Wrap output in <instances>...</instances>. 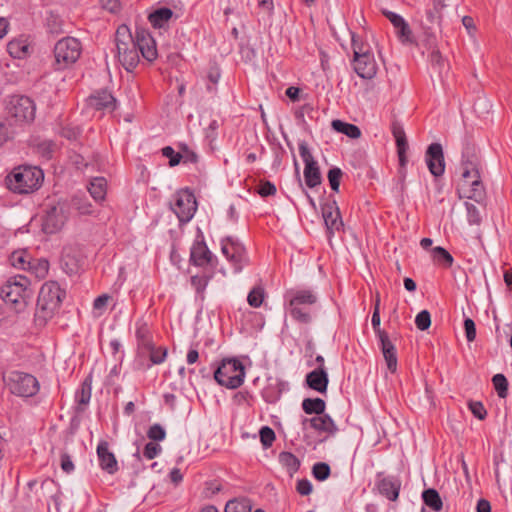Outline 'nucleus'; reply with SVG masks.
I'll return each mask as SVG.
<instances>
[{
  "mask_svg": "<svg viewBox=\"0 0 512 512\" xmlns=\"http://www.w3.org/2000/svg\"><path fill=\"white\" fill-rule=\"evenodd\" d=\"M65 292L55 281L44 283L39 291L34 326H44L59 308Z\"/></svg>",
  "mask_w": 512,
  "mask_h": 512,
  "instance_id": "1",
  "label": "nucleus"
},
{
  "mask_svg": "<svg viewBox=\"0 0 512 512\" xmlns=\"http://www.w3.org/2000/svg\"><path fill=\"white\" fill-rule=\"evenodd\" d=\"M479 166V160L475 155L470 159H465L463 156L460 188L466 198L475 201L481 200L484 194Z\"/></svg>",
  "mask_w": 512,
  "mask_h": 512,
  "instance_id": "2",
  "label": "nucleus"
},
{
  "mask_svg": "<svg viewBox=\"0 0 512 512\" xmlns=\"http://www.w3.org/2000/svg\"><path fill=\"white\" fill-rule=\"evenodd\" d=\"M70 206L64 201L49 200L43 206L41 217V229L45 234H56L60 232L69 219Z\"/></svg>",
  "mask_w": 512,
  "mask_h": 512,
  "instance_id": "3",
  "label": "nucleus"
},
{
  "mask_svg": "<svg viewBox=\"0 0 512 512\" xmlns=\"http://www.w3.org/2000/svg\"><path fill=\"white\" fill-rule=\"evenodd\" d=\"M30 280L23 275L10 278L1 288V297L16 312L22 311L28 304Z\"/></svg>",
  "mask_w": 512,
  "mask_h": 512,
  "instance_id": "4",
  "label": "nucleus"
},
{
  "mask_svg": "<svg viewBox=\"0 0 512 512\" xmlns=\"http://www.w3.org/2000/svg\"><path fill=\"white\" fill-rule=\"evenodd\" d=\"M115 42L120 64L126 71L132 72L138 65L140 58L136 42L126 25L118 27Z\"/></svg>",
  "mask_w": 512,
  "mask_h": 512,
  "instance_id": "5",
  "label": "nucleus"
},
{
  "mask_svg": "<svg viewBox=\"0 0 512 512\" xmlns=\"http://www.w3.org/2000/svg\"><path fill=\"white\" fill-rule=\"evenodd\" d=\"M246 372L243 363L235 357L223 359L214 371L215 381L227 388L237 389L245 380Z\"/></svg>",
  "mask_w": 512,
  "mask_h": 512,
  "instance_id": "6",
  "label": "nucleus"
},
{
  "mask_svg": "<svg viewBox=\"0 0 512 512\" xmlns=\"http://www.w3.org/2000/svg\"><path fill=\"white\" fill-rule=\"evenodd\" d=\"M285 298L288 300L287 310L293 319L302 323L310 322L309 307L317 302V295L312 290H291Z\"/></svg>",
  "mask_w": 512,
  "mask_h": 512,
  "instance_id": "7",
  "label": "nucleus"
},
{
  "mask_svg": "<svg viewBox=\"0 0 512 512\" xmlns=\"http://www.w3.org/2000/svg\"><path fill=\"white\" fill-rule=\"evenodd\" d=\"M353 68L363 79H372L377 74V63L368 45L363 44L354 34L352 35Z\"/></svg>",
  "mask_w": 512,
  "mask_h": 512,
  "instance_id": "8",
  "label": "nucleus"
},
{
  "mask_svg": "<svg viewBox=\"0 0 512 512\" xmlns=\"http://www.w3.org/2000/svg\"><path fill=\"white\" fill-rule=\"evenodd\" d=\"M82 46L74 37H64L54 47V56L57 69H65L73 65L80 57Z\"/></svg>",
  "mask_w": 512,
  "mask_h": 512,
  "instance_id": "9",
  "label": "nucleus"
},
{
  "mask_svg": "<svg viewBox=\"0 0 512 512\" xmlns=\"http://www.w3.org/2000/svg\"><path fill=\"white\" fill-rule=\"evenodd\" d=\"M170 208L181 223H188L197 210L195 195L189 189L178 190L171 198Z\"/></svg>",
  "mask_w": 512,
  "mask_h": 512,
  "instance_id": "10",
  "label": "nucleus"
},
{
  "mask_svg": "<svg viewBox=\"0 0 512 512\" xmlns=\"http://www.w3.org/2000/svg\"><path fill=\"white\" fill-rule=\"evenodd\" d=\"M221 253L234 268L235 273H239L248 264V256L242 242L233 236H227L220 240Z\"/></svg>",
  "mask_w": 512,
  "mask_h": 512,
  "instance_id": "11",
  "label": "nucleus"
},
{
  "mask_svg": "<svg viewBox=\"0 0 512 512\" xmlns=\"http://www.w3.org/2000/svg\"><path fill=\"white\" fill-rule=\"evenodd\" d=\"M190 262L197 267L217 270L218 258L209 250L202 233L197 235L190 248Z\"/></svg>",
  "mask_w": 512,
  "mask_h": 512,
  "instance_id": "12",
  "label": "nucleus"
},
{
  "mask_svg": "<svg viewBox=\"0 0 512 512\" xmlns=\"http://www.w3.org/2000/svg\"><path fill=\"white\" fill-rule=\"evenodd\" d=\"M31 181L32 166L28 164L14 168L5 178L8 189L18 194H28L32 188Z\"/></svg>",
  "mask_w": 512,
  "mask_h": 512,
  "instance_id": "13",
  "label": "nucleus"
},
{
  "mask_svg": "<svg viewBox=\"0 0 512 512\" xmlns=\"http://www.w3.org/2000/svg\"><path fill=\"white\" fill-rule=\"evenodd\" d=\"M4 382L9 391L19 397L32 396V375L21 371H12L4 376Z\"/></svg>",
  "mask_w": 512,
  "mask_h": 512,
  "instance_id": "14",
  "label": "nucleus"
},
{
  "mask_svg": "<svg viewBox=\"0 0 512 512\" xmlns=\"http://www.w3.org/2000/svg\"><path fill=\"white\" fill-rule=\"evenodd\" d=\"M167 357V349L165 347H156L152 342L151 349L137 352L135 358V367L138 370H148L153 365L162 364Z\"/></svg>",
  "mask_w": 512,
  "mask_h": 512,
  "instance_id": "15",
  "label": "nucleus"
},
{
  "mask_svg": "<svg viewBox=\"0 0 512 512\" xmlns=\"http://www.w3.org/2000/svg\"><path fill=\"white\" fill-rule=\"evenodd\" d=\"M300 156L305 164L304 179L309 188H314L321 183L320 170L311 152L305 144L299 146Z\"/></svg>",
  "mask_w": 512,
  "mask_h": 512,
  "instance_id": "16",
  "label": "nucleus"
},
{
  "mask_svg": "<svg viewBox=\"0 0 512 512\" xmlns=\"http://www.w3.org/2000/svg\"><path fill=\"white\" fill-rule=\"evenodd\" d=\"M383 14L393 25L395 34L402 44L408 45L415 43L413 32L407 21L401 15L389 10H383Z\"/></svg>",
  "mask_w": 512,
  "mask_h": 512,
  "instance_id": "17",
  "label": "nucleus"
},
{
  "mask_svg": "<svg viewBox=\"0 0 512 512\" xmlns=\"http://www.w3.org/2000/svg\"><path fill=\"white\" fill-rule=\"evenodd\" d=\"M425 161L433 176L439 177L444 174L445 160L443 148L440 143H432L428 146L425 154Z\"/></svg>",
  "mask_w": 512,
  "mask_h": 512,
  "instance_id": "18",
  "label": "nucleus"
},
{
  "mask_svg": "<svg viewBox=\"0 0 512 512\" xmlns=\"http://www.w3.org/2000/svg\"><path fill=\"white\" fill-rule=\"evenodd\" d=\"M322 216L324 219L327 237L329 240L343 228V221L336 203H329L322 207Z\"/></svg>",
  "mask_w": 512,
  "mask_h": 512,
  "instance_id": "19",
  "label": "nucleus"
},
{
  "mask_svg": "<svg viewBox=\"0 0 512 512\" xmlns=\"http://www.w3.org/2000/svg\"><path fill=\"white\" fill-rule=\"evenodd\" d=\"M96 453L99 466L103 471L110 475H113L118 471L119 467L117 459L114 453L109 450V444L106 441H101L97 445Z\"/></svg>",
  "mask_w": 512,
  "mask_h": 512,
  "instance_id": "20",
  "label": "nucleus"
},
{
  "mask_svg": "<svg viewBox=\"0 0 512 512\" xmlns=\"http://www.w3.org/2000/svg\"><path fill=\"white\" fill-rule=\"evenodd\" d=\"M302 424L303 426L309 424L310 427L316 430L317 432L325 433L330 436H333L338 432V427L335 424L334 420L328 414L325 413H322L311 418H303Z\"/></svg>",
  "mask_w": 512,
  "mask_h": 512,
  "instance_id": "21",
  "label": "nucleus"
},
{
  "mask_svg": "<svg viewBox=\"0 0 512 512\" xmlns=\"http://www.w3.org/2000/svg\"><path fill=\"white\" fill-rule=\"evenodd\" d=\"M10 113L19 121L32 119V99L28 96H13Z\"/></svg>",
  "mask_w": 512,
  "mask_h": 512,
  "instance_id": "22",
  "label": "nucleus"
},
{
  "mask_svg": "<svg viewBox=\"0 0 512 512\" xmlns=\"http://www.w3.org/2000/svg\"><path fill=\"white\" fill-rule=\"evenodd\" d=\"M88 105L103 112H113L117 107V101L107 90L97 91L88 98Z\"/></svg>",
  "mask_w": 512,
  "mask_h": 512,
  "instance_id": "23",
  "label": "nucleus"
},
{
  "mask_svg": "<svg viewBox=\"0 0 512 512\" xmlns=\"http://www.w3.org/2000/svg\"><path fill=\"white\" fill-rule=\"evenodd\" d=\"M377 489L381 495L390 501H395L399 497L401 481L396 476H386L378 479Z\"/></svg>",
  "mask_w": 512,
  "mask_h": 512,
  "instance_id": "24",
  "label": "nucleus"
},
{
  "mask_svg": "<svg viewBox=\"0 0 512 512\" xmlns=\"http://www.w3.org/2000/svg\"><path fill=\"white\" fill-rule=\"evenodd\" d=\"M392 135L396 142L399 164L405 167L407 164L408 142L403 126L400 123H393L391 127Z\"/></svg>",
  "mask_w": 512,
  "mask_h": 512,
  "instance_id": "25",
  "label": "nucleus"
},
{
  "mask_svg": "<svg viewBox=\"0 0 512 512\" xmlns=\"http://www.w3.org/2000/svg\"><path fill=\"white\" fill-rule=\"evenodd\" d=\"M379 343L388 370L391 373L396 372L398 360L395 345L389 339L388 334H382Z\"/></svg>",
  "mask_w": 512,
  "mask_h": 512,
  "instance_id": "26",
  "label": "nucleus"
},
{
  "mask_svg": "<svg viewBox=\"0 0 512 512\" xmlns=\"http://www.w3.org/2000/svg\"><path fill=\"white\" fill-rule=\"evenodd\" d=\"M306 383L312 390L318 393H325L329 383L327 370L315 368L306 375Z\"/></svg>",
  "mask_w": 512,
  "mask_h": 512,
  "instance_id": "27",
  "label": "nucleus"
},
{
  "mask_svg": "<svg viewBox=\"0 0 512 512\" xmlns=\"http://www.w3.org/2000/svg\"><path fill=\"white\" fill-rule=\"evenodd\" d=\"M92 395V377H86L74 394V401L77 405V411H84L89 404Z\"/></svg>",
  "mask_w": 512,
  "mask_h": 512,
  "instance_id": "28",
  "label": "nucleus"
},
{
  "mask_svg": "<svg viewBox=\"0 0 512 512\" xmlns=\"http://www.w3.org/2000/svg\"><path fill=\"white\" fill-rule=\"evenodd\" d=\"M136 45L138 53L141 52L143 58L151 62L157 58V49L154 39L149 34L137 36Z\"/></svg>",
  "mask_w": 512,
  "mask_h": 512,
  "instance_id": "29",
  "label": "nucleus"
},
{
  "mask_svg": "<svg viewBox=\"0 0 512 512\" xmlns=\"http://www.w3.org/2000/svg\"><path fill=\"white\" fill-rule=\"evenodd\" d=\"M87 189L95 202H103L107 194V181L104 177H94L90 180Z\"/></svg>",
  "mask_w": 512,
  "mask_h": 512,
  "instance_id": "30",
  "label": "nucleus"
},
{
  "mask_svg": "<svg viewBox=\"0 0 512 512\" xmlns=\"http://www.w3.org/2000/svg\"><path fill=\"white\" fill-rule=\"evenodd\" d=\"M135 336L137 340V352L152 348V337L146 323L137 322Z\"/></svg>",
  "mask_w": 512,
  "mask_h": 512,
  "instance_id": "31",
  "label": "nucleus"
},
{
  "mask_svg": "<svg viewBox=\"0 0 512 512\" xmlns=\"http://www.w3.org/2000/svg\"><path fill=\"white\" fill-rule=\"evenodd\" d=\"M7 49L13 58L23 59L30 54V43L28 39H14L8 43Z\"/></svg>",
  "mask_w": 512,
  "mask_h": 512,
  "instance_id": "32",
  "label": "nucleus"
},
{
  "mask_svg": "<svg viewBox=\"0 0 512 512\" xmlns=\"http://www.w3.org/2000/svg\"><path fill=\"white\" fill-rule=\"evenodd\" d=\"M216 270L205 269L201 275H194L191 277V285L195 289L196 293L203 299L204 292L214 277Z\"/></svg>",
  "mask_w": 512,
  "mask_h": 512,
  "instance_id": "33",
  "label": "nucleus"
},
{
  "mask_svg": "<svg viewBox=\"0 0 512 512\" xmlns=\"http://www.w3.org/2000/svg\"><path fill=\"white\" fill-rule=\"evenodd\" d=\"M432 69L443 79L449 71V63L438 50H433L429 56Z\"/></svg>",
  "mask_w": 512,
  "mask_h": 512,
  "instance_id": "34",
  "label": "nucleus"
},
{
  "mask_svg": "<svg viewBox=\"0 0 512 512\" xmlns=\"http://www.w3.org/2000/svg\"><path fill=\"white\" fill-rule=\"evenodd\" d=\"M70 208H73L81 216L94 215L92 203L84 196L75 195L71 198Z\"/></svg>",
  "mask_w": 512,
  "mask_h": 512,
  "instance_id": "35",
  "label": "nucleus"
},
{
  "mask_svg": "<svg viewBox=\"0 0 512 512\" xmlns=\"http://www.w3.org/2000/svg\"><path fill=\"white\" fill-rule=\"evenodd\" d=\"M172 16L173 11L170 8L162 7L152 12L148 19L153 27L162 28L168 23Z\"/></svg>",
  "mask_w": 512,
  "mask_h": 512,
  "instance_id": "36",
  "label": "nucleus"
},
{
  "mask_svg": "<svg viewBox=\"0 0 512 512\" xmlns=\"http://www.w3.org/2000/svg\"><path fill=\"white\" fill-rule=\"evenodd\" d=\"M332 128L352 139H357L361 136V130L358 126L344 122L342 120H333Z\"/></svg>",
  "mask_w": 512,
  "mask_h": 512,
  "instance_id": "37",
  "label": "nucleus"
},
{
  "mask_svg": "<svg viewBox=\"0 0 512 512\" xmlns=\"http://www.w3.org/2000/svg\"><path fill=\"white\" fill-rule=\"evenodd\" d=\"M32 257L28 250L14 251L10 256L11 264L18 269L27 270L31 266Z\"/></svg>",
  "mask_w": 512,
  "mask_h": 512,
  "instance_id": "38",
  "label": "nucleus"
},
{
  "mask_svg": "<svg viewBox=\"0 0 512 512\" xmlns=\"http://www.w3.org/2000/svg\"><path fill=\"white\" fill-rule=\"evenodd\" d=\"M325 408V401L321 398H305L302 401V409L306 414H316L317 416L324 413Z\"/></svg>",
  "mask_w": 512,
  "mask_h": 512,
  "instance_id": "39",
  "label": "nucleus"
},
{
  "mask_svg": "<svg viewBox=\"0 0 512 512\" xmlns=\"http://www.w3.org/2000/svg\"><path fill=\"white\" fill-rule=\"evenodd\" d=\"M422 499L424 503L434 511H440L442 509V499L437 490L433 488L424 490L422 493Z\"/></svg>",
  "mask_w": 512,
  "mask_h": 512,
  "instance_id": "40",
  "label": "nucleus"
},
{
  "mask_svg": "<svg viewBox=\"0 0 512 512\" xmlns=\"http://www.w3.org/2000/svg\"><path fill=\"white\" fill-rule=\"evenodd\" d=\"M433 261L439 265L449 268L453 264L452 255L443 247L437 246L432 249Z\"/></svg>",
  "mask_w": 512,
  "mask_h": 512,
  "instance_id": "41",
  "label": "nucleus"
},
{
  "mask_svg": "<svg viewBox=\"0 0 512 512\" xmlns=\"http://www.w3.org/2000/svg\"><path fill=\"white\" fill-rule=\"evenodd\" d=\"M494 388L500 398H505L508 394V381L503 374H496L492 378Z\"/></svg>",
  "mask_w": 512,
  "mask_h": 512,
  "instance_id": "42",
  "label": "nucleus"
},
{
  "mask_svg": "<svg viewBox=\"0 0 512 512\" xmlns=\"http://www.w3.org/2000/svg\"><path fill=\"white\" fill-rule=\"evenodd\" d=\"M264 295L265 293L262 287H254L247 296L248 304L254 308L260 307L263 303Z\"/></svg>",
  "mask_w": 512,
  "mask_h": 512,
  "instance_id": "43",
  "label": "nucleus"
},
{
  "mask_svg": "<svg viewBox=\"0 0 512 512\" xmlns=\"http://www.w3.org/2000/svg\"><path fill=\"white\" fill-rule=\"evenodd\" d=\"M250 505L244 500H230L225 506L224 512H250Z\"/></svg>",
  "mask_w": 512,
  "mask_h": 512,
  "instance_id": "44",
  "label": "nucleus"
},
{
  "mask_svg": "<svg viewBox=\"0 0 512 512\" xmlns=\"http://www.w3.org/2000/svg\"><path fill=\"white\" fill-rule=\"evenodd\" d=\"M330 472V466L324 462H318L314 464L312 468L313 476L319 481L326 480L329 477Z\"/></svg>",
  "mask_w": 512,
  "mask_h": 512,
  "instance_id": "45",
  "label": "nucleus"
},
{
  "mask_svg": "<svg viewBox=\"0 0 512 512\" xmlns=\"http://www.w3.org/2000/svg\"><path fill=\"white\" fill-rule=\"evenodd\" d=\"M260 441L265 448L271 447L275 441V432L269 426L261 427L259 431Z\"/></svg>",
  "mask_w": 512,
  "mask_h": 512,
  "instance_id": "46",
  "label": "nucleus"
},
{
  "mask_svg": "<svg viewBox=\"0 0 512 512\" xmlns=\"http://www.w3.org/2000/svg\"><path fill=\"white\" fill-rule=\"evenodd\" d=\"M465 208L467 212V222L470 225H479L481 223V215L478 208L469 202H465Z\"/></svg>",
  "mask_w": 512,
  "mask_h": 512,
  "instance_id": "47",
  "label": "nucleus"
},
{
  "mask_svg": "<svg viewBox=\"0 0 512 512\" xmlns=\"http://www.w3.org/2000/svg\"><path fill=\"white\" fill-rule=\"evenodd\" d=\"M147 437L152 441H163L166 438V431L162 425L155 423L149 427Z\"/></svg>",
  "mask_w": 512,
  "mask_h": 512,
  "instance_id": "48",
  "label": "nucleus"
},
{
  "mask_svg": "<svg viewBox=\"0 0 512 512\" xmlns=\"http://www.w3.org/2000/svg\"><path fill=\"white\" fill-rule=\"evenodd\" d=\"M327 177H328V181H329L331 189L334 192H338L339 191V186H340V180H341V177H342L341 169L338 168V167L331 168L328 171Z\"/></svg>",
  "mask_w": 512,
  "mask_h": 512,
  "instance_id": "49",
  "label": "nucleus"
},
{
  "mask_svg": "<svg viewBox=\"0 0 512 512\" xmlns=\"http://www.w3.org/2000/svg\"><path fill=\"white\" fill-rule=\"evenodd\" d=\"M415 325L421 330H427L431 325V316L427 310L420 311L415 317Z\"/></svg>",
  "mask_w": 512,
  "mask_h": 512,
  "instance_id": "50",
  "label": "nucleus"
},
{
  "mask_svg": "<svg viewBox=\"0 0 512 512\" xmlns=\"http://www.w3.org/2000/svg\"><path fill=\"white\" fill-rule=\"evenodd\" d=\"M280 460L289 468L290 471H297L300 466L298 458L289 452L282 453L280 455Z\"/></svg>",
  "mask_w": 512,
  "mask_h": 512,
  "instance_id": "51",
  "label": "nucleus"
},
{
  "mask_svg": "<svg viewBox=\"0 0 512 512\" xmlns=\"http://www.w3.org/2000/svg\"><path fill=\"white\" fill-rule=\"evenodd\" d=\"M162 452V447L158 443L148 442L143 450V456L147 460L156 458Z\"/></svg>",
  "mask_w": 512,
  "mask_h": 512,
  "instance_id": "52",
  "label": "nucleus"
},
{
  "mask_svg": "<svg viewBox=\"0 0 512 512\" xmlns=\"http://www.w3.org/2000/svg\"><path fill=\"white\" fill-rule=\"evenodd\" d=\"M468 407L475 418L479 420H484L486 418L487 411L481 402L470 401Z\"/></svg>",
  "mask_w": 512,
  "mask_h": 512,
  "instance_id": "53",
  "label": "nucleus"
},
{
  "mask_svg": "<svg viewBox=\"0 0 512 512\" xmlns=\"http://www.w3.org/2000/svg\"><path fill=\"white\" fill-rule=\"evenodd\" d=\"M162 155L169 159V165L171 167L178 165L182 158V155L178 152H175L171 146L162 148Z\"/></svg>",
  "mask_w": 512,
  "mask_h": 512,
  "instance_id": "54",
  "label": "nucleus"
},
{
  "mask_svg": "<svg viewBox=\"0 0 512 512\" xmlns=\"http://www.w3.org/2000/svg\"><path fill=\"white\" fill-rule=\"evenodd\" d=\"M49 261L45 258H41L37 261V264L34 265V276L37 278H44L49 271Z\"/></svg>",
  "mask_w": 512,
  "mask_h": 512,
  "instance_id": "55",
  "label": "nucleus"
},
{
  "mask_svg": "<svg viewBox=\"0 0 512 512\" xmlns=\"http://www.w3.org/2000/svg\"><path fill=\"white\" fill-rule=\"evenodd\" d=\"M60 466L63 472L66 474H71L75 470V465L71 456L65 452L61 453L60 455Z\"/></svg>",
  "mask_w": 512,
  "mask_h": 512,
  "instance_id": "56",
  "label": "nucleus"
},
{
  "mask_svg": "<svg viewBox=\"0 0 512 512\" xmlns=\"http://www.w3.org/2000/svg\"><path fill=\"white\" fill-rule=\"evenodd\" d=\"M465 335L468 342H472L476 338V327L475 323L471 318L464 320Z\"/></svg>",
  "mask_w": 512,
  "mask_h": 512,
  "instance_id": "57",
  "label": "nucleus"
},
{
  "mask_svg": "<svg viewBox=\"0 0 512 512\" xmlns=\"http://www.w3.org/2000/svg\"><path fill=\"white\" fill-rule=\"evenodd\" d=\"M312 483L308 479L298 480L296 490L300 495L307 496L312 492Z\"/></svg>",
  "mask_w": 512,
  "mask_h": 512,
  "instance_id": "58",
  "label": "nucleus"
},
{
  "mask_svg": "<svg viewBox=\"0 0 512 512\" xmlns=\"http://www.w3.org/2000/svg\"><path fill=\"white\" fill-rule=\"evenodd\" d=\"M258 193L262 197L272 196L276 193V186L269 181L264 182L260 184Z\"/></svg>",
  "mask_w": 512,
  "mask_h": 512,
  "instance_id": "59",
  "label": "nucleus"
},
{
  "mask_svg": "<svg viewBox=\"0 0 512 512\" xmlns=\"http://www.w3.org/2000/svg\"><path fill=\"white\" fill-rule=\"evenodd\" d=\"M380 323H381L380 312L373 313L372 318H371V324H372V327L374 329V332H375L378 340L381 339L382 334H387L386 331H384L380 328Z\"/></svg>",
  "mask_w": 512,
  "mask_h": 512,
  "instance_id": "60",
  "label": "nucleus"
},
{
  "mask_svg": "<svg viewBox=\"0 0 512 512\" xmlns=\"http://www.w3.org/2000/svg\"><path fill=\"white\" fill-rule=\"evenodd\" d=\"M109 298H110V296L107 294H102V295L98 296L97 298H95V300L93 302L94 311H99L100 312L99 315H100L102 313V311L105 309V307L107 306Z\"/></svg>",
  "mask_w": 512,
  "mask_h": 512,
  "instance_id": "61",
  "label": "nucleus"
},
{
  "mask_svg": "<svg viewBox=\"0 0 512 512\" xmlns=\"http://www.w3.org/2000/svg\"><path fill=\"white\" fill-rule=\"evenodd\" d=\"M101 6L109 12L115 13L119 10V0H100Z\"/></svg>",
  "mask_w": 512,
  "mask_h": 512,
  "instance_id": "62",
  "label": "nucleus"
},
{
  "mask_svg": "<svg viewBox=\"0 0 512 512\" xmlns=\"http://www.w3.org/2000/svg\"><path fill=\"white\" fill-rule=\"evenodd\" d=\"M42 153L43 157L45 159H49L51 157V144L49 143H42L37 145V147L34 146V153Z\"/></svg>",
  "mask_w": 512,
  "mask_h": 512,
  "instance_id": "63",
  "label": "nucleus"
},
{
  "mask_svg": "<svg viewBox=\"0 0 512 512\" xmlns=\"http://www.w3.org/2000/svg\"><path fill=\"white\" fill-rule=\"evenodd\" d=\"M44 180V172L37 166H34V190L38 189Z\"/></svg>",
  "mask_w": 512,
  "mask_h": 512,
  "instance_id": "64",
  "label": "nucleus"
}]
</instances>
